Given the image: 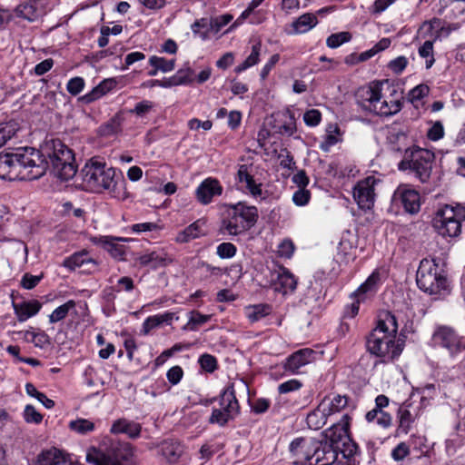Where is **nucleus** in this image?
<instances>
[{
    "instance_id": "1",
    "label": "nucleus",
    "mask_w": 465,
    "mask_h": 465,
    "mask_svg": "<svg viewBox=\"0 0 465 465\" xmlns=\"http://www.w3.org/2000/svg\"><path fill=\"white\" fill-rule=\"evenodd\" d=\"M82 184L91 193H102L106 191L111 197L120 201L129 198L127 183L120 170L107 166L99 157L89 159L81 170Z\"/></svg>"
},
{
    "instance_id": "2",
    "label": "nucleus",
    "mask_w": 465,
    "mask_h": 465,
    "mask_svg": "<svg viewBox=\"0 0 465 465\" xmlns=\"http://www.w3.org/2000/svg\"><path fill=\"white\" fill-rule=\"evenodd\" d=\"M47 170L40 152L33 147H20L14 153H0V178L36 180Z\"/></svg>"
},
{
    "instance_id": "3",
    "label": "nucleus",
    "mask_w": 465,
    "mask_h": 465,
    "mask_svg": "<svg viewBox=\"0 0 465 465\" xmlns=\"http://www.w3.org/2000/svg\"><path fill=\"white\" fill-rule=\"evenodd\" d=\"M398 323L395 315L383 312L379 315L376 327L367 338L368 351L384 363L393 361L403 350V341L397 339Z\"/></svg>"
},
{
    "instance_id": "4",
    "label": "nucleus",
    "mask_w": 465,
    "mask_h": 465,
    "mask_svg": "<svg viewBox=\"0 0 465 465\" xmlns=\"http://www.w3.org/2000/svg\"><path fill=\"white\" fill-rule=\"evenodd\" d=\"M381 87V83L372 82L368 86L359 88L355 94L358 106L365 112L380 116L396 114L402 107L401 99L384 97Z\"/></svg>"
},
{
    "instance_id": "5",
    "label": "nucleus",
    "mask_w": 465,
    "mask_h": 465,
    "mask_svg": "<svg viewBox=\"0 0 465 465\" xmlns=\"http://www.w3.org/2000/svg\"><path fill=\"white\" fill-rule=\"evenodd\" d=\"M38 151L42 155V159H44L47 164L48 162L46 158H48L55 175L61 180L67 181L75 175L77 167L74 154L73 151L59 139L45 140L41 150Z\"/></svg>"
},
{
    "instance_id": "6",
    "label": "nucleus",
    "mask_w": 465,
    "mask_h": 465,
    "mask_svg": "<svg viewBox=\"0 0 465 465\" xmlns=\"http://www.w3.org/2000/svg\"><path fill=\"white\" fill-rule=\"evenodd\" d=\"M258 209L243 202L226 205L220 225V232L230 236L240 235L255 225Z\"/></svg>"
},
{
    "instance_id": "7",
    "label": "nucleus",
    "mask_w": 465,
    "mask_h": 465,
    "mask_svg": "<svg viewBox=\"0 0 465 465\" xmlns=\"http://www.w3.org/2000/svg\"><path fill=\"white\" fill-rule=\"evenodd\" d=\"M434 158V153L430 150L420 147L408 148L405 150L398 168L400 171H409L424 183L430 177Z\"/></svg>"
},
{
    "instance_id": "8",
    "label": "nucleus",
    "mask_w": 465,
    "mask_h": 465,
    "mask_svg": "<svg viewBox=\"0 0 465 465\" xmlns=\"http://www.w3.org/2000/svg\"><path fill=\"white\" fill-rule=\"evenodd\" d=\"M464 221V206L446 204L436 212L432 219V226L443 237H457L461 232V224Z\"/></svg>"
},
{
    "instance_id": "9",
    "label": "nucleus",
    "mask_w": 465,
    "mask_h": 465,
    "mask_svg": "<svg viewBox=\"0 0 465 465\" xmlns=\"http://www.w3.org/2000/svg\"><path fill=\"white\" fill-rule=\"evenodd\" d=\"M418 287L429 294H438L448 288V281L435 260L423 259L416 274Z\"/></svg>"
},
{
    "instance_id": "10",
    "label": "nucleus",
    "mask_w": 465,
    "mask_h": 465,
    "mask_svg": "<svg viewBox=\"0 0 465 465\" xmlns=\"http://www.w3.org/2000/svg\"><path fill=\"white\" fill-rule=\"evenodd\" d=\"M239 403L232 385L226 387L220 395V408L213 410L209 419L210 423L224 426L239 412Z\"/></svg>"
},
{
    "instance_id": "11",
    "label": "nucleus",
    "mask_w": 465,
    "mask_h": 465,
    "mask_svg": "<svg viewBox=\"0 0 465 465\" xmlns=\"http://www.w3.org/2000/svg\"><path fill=\"white\" fill-rule=\"evenodd\" d=\"M132 455L129 443H118L107 452L90 448L86 453V461L93 465H123L120 460H127Z\"/></svg>"
},
{
    "instance_id": "12",
    "label": "nucleus",
    "mask_w": 465,
    "mask_h": 465,
    "mask_svg": "<svg viewBox=\"0 0 465 465\" xmlns=\"http://www.w3.org/2000/svg\"><path fill=\"white\" fill-rule=\"evenodd\" d=\"M432 341L436 346L445 349L450 357H456L465 350V337L449 326H439L432 334Z\"/></svg>"
},
{
    "instance_id": "13",
    "label": "nucleus",
    "mask_w": 465,
    "mask_h": 465,
    "mask_svg": "<svg viewBox=\"0 0 465 465\" xmlns=\"http://www.w3.org/2000/svg\"><path fill=\"white\" fill-rule=\"evenodd\" d=\"M380 179L374 176H368L359 181L353 188V199L360 209L370 210L375 203V190L380 183Z\"/></svg>"
},
{
    "instance_id": "14",
    "label": "nucleus",
    "mask_w": 465,
    "mask_h": 465,
    "mask_svg": "<svg viewBox=\"0 0 465 465\" xmlns=\"http://www.w3.org/2000/svg\"><path fill=\"white\" fill-rule=\"evenodd\" d=\"M380 282V273L372 272L368 279L354 292L356 302H353L344 311V317L353 318L359 312V303L368 297L373 295L377 290Z\"/></svg>"
},
{
    "instance_id": "15",
    "label": "nucleus",
    "mask_w": 465,
    "mask_h": 465,
    "mask_svg": "<svg viewBox=\"0 0 465 465\" xmlns=\"http://www.w3.org/2000/svg\"><path fill=\"white\" fill-rule=\"evenodd\" d=\"M313 444V438L300 437L294 439L289 446L292 463L293 465H312Z\"/></svg>"
},
{
    "instance_id": "16",
    "label": "nucleus",
    "mask_w": 465,
    "mask_h": 465,
    "mask_svg": "<svg viewBox=\"0 0 465 465\" xmlns=\"http://www.w3.org/2000/svg\"><path fill=\"white\" fill-rule=\"evenodd\" d=\"M313 449L312 452V465H331L338 459V449L336 445L324 440L313 439Z\"/></svg>"
},
{
    "instance_id": "17",
    "label": "nucleus",
    "mask_w": 465,
    "mask_h": 465,
    "mask_svg": "<svg viewBox=\"0 0 465 465\" xmlns=\"http://www.w3.org/2000/svg\"><path fill=\"white\" fill-rule=\"evenodd\" d=\"M393 201L400 203L405 212L410 214H416L420 209V193L411 188L399 187L393 194Z\"/></svg>"
},
{
    "instance_id": "18",
    "label": "nucleus",
    "mask_w": 465,
    "mask_h": 465,
    "mask_svg": "<svg viewBox=\"0 0 465 465\" xmlns=\"http://www.w3.org/2000/svg\"><path fill=\"white\" fill-rule=\"evenodd\" d=\"M350 420L351 417L346 413L342 415L341 419L333 423L329 429H327L323 434L324 438L332 445H336L341 448V443L348 440L350 436Z\"/></svg>"
},
{
    "instance_id": "19",
    "label": "nucleus",
    "mask_w": 465,
    "mask_h": 465,
    "mask_svg": "<svg viewBox=\"0 0 465 465\" xmlns=\"http://www.w3.org/2000/svg\"><path fill=\"white\" fill-rule=\"evenodd\" d=\"M271 282L276 292L286 294L296 289L297 281L294 275L286 268L279 267L271 273Z\"/></svg>"
},
{
    "instance_id": "20",
    "label": "nucleus",
    "mask_w": 465,
    "mask_h": 465,
    "mask_svg": "<svg viewBox=\"0 0 465 465\" xmlns=\"http://www.w3.org/2000/svg\"><path fill=\"white\" fill-rule=\"evenodd\" d=\"M223 187L220 182L214 178L203 180L196 189V197L203 204H208L212 202L213 196L221 195Z\"/></svg>"
},
{
    "instance_id": "21",
    "label": "nucleus",
    "mask_w": 465,
    "mask_h": 465,
    "mask_svg": "<svg viewBox=\"0 0 465 465\" xmlns=\"http://www.w3.org/2000/svg\"><path fill=\"white\" fill-rule=\"evenodd\" d=\"M315 352L312 349H302L290 355L284 362V369L292 373H297L299 369L314 360Z\"/></svg>"
},
{
    "instance_id": "22",
    "label": "nucleus",
    "mask_w": 465,
    "mask_h": 465,
    "mask_svg": "<svg viewBox=\"0 0 465 465\" xmlns=\"http://www.w3.org/2000/svg\"><path fill=\"white\" fill-rule=\"evenodd\" d=\"M236 180L239 183H244L245 189L253 197H261L262 194V183H256L253 176L249 172V167L246 164H241L237 171Z\"/></svg>"
},
{
    "instance_id": "23",
    "label": "nucleus",
    "mask_w": 465,
    "mask_h": 465,
    "mask_svg": "<svg viewBox=\"0 0 465 465\" xmlns=\"http://www.w3.org/2000/svg\"><path fill=\"white\" fill-rule=\"evenodd\" d=\"M13 308L17 320L24 322L40 312L42 303L37 300L24 301L18 303L13 302Z\"/></svg>"
},
{
    "instance_id": "24",
    "label": "nucleus",
    "mask_w": 465,
    "mask_h": 465,
    "mask_svg": "<svg viewBox=\"0 0 465 465\" xmlns=\"http://www.w3.org/2000/svg\"><path fill=\"white\" fill-rule=\"evenodd\" d=\"M91 241L93 243L102 246L110 254L117 259L124 260L125 254L124 245L116 242V239L112 236H95L92 237Z\"/></svg>"
},
{
    "instance_id": "25",
    "label": "nucleus",
    "mask_w": 465,
    "mask_h": 465,
    "mask_svg": "<svg viewBox=\"0 0 465 465\" xmlns=\"http://www.w3.org/2000/svg\"><path fill=\"white\" fill-rule=\"evenodd\" d=\"M173 262L171 256H169L163 250L153 251L148 253H144L138 258V262L142 266L150 265L152 268L156 269L158 267H163Z\"/></svg>"
},
{
    "instance_id": "26",
    "label": "nucleus",
    "mask_w": 465,
    "mask_h": 465,
    "mask_svg": "<svg viewBox=\"0 0 465 465\" xmlns=\"http://www.w3.org/2000/svg\"><path fill=\"white\" fill-rule=\"evenodd\" d=\"M141 430L142 426L140 423L126 419H119L114 421L110 429L113 434L124 433L131 439L138 438L141 434Z\"/></svg>"
},
{
    "instance_id": "27",
    "label": "nucleus",
    "mask_w": 465,
    "mask_h": 465,
    "mask_svg": "<svg viewBox=\"0 0 465 465\" xmlns=\"http://www.w3.org/2000/svg\"><path fill=\"white\" fill-rule=\"evenodd\" d=\"M205 224L206 222L203 219H199L195 221L176 235V242L180 243H184L193 239L205 235Z\"/></svg>"
},
{
    "instance_id": "28",
    "label": "nucleus",
    "mask_w": 465,
    "mask_h": 465,
    "mask_svg": "<svg viewBox=\"0 0 465 465\" xmlns=\"http://www.w3.org/2000/svg\"><path fill=\"white\" fill-rule=\"evenodd\" d=\"M159 453L169 463H176L183 453V447L178 441L164 440L159 448Z\"/></svg>"
},
{
    "instance_id": "29",
    "label": "nucleus",
    "mask_w": 465,
    "mask_h": 465,
    "mask_svg": "<svg viewBox=\"0 0 465 465\" xmlns=\"http://www.w3.org/2000/svg\"><path fill=\"white\" fill-rule=\"evenodd\" d=\"M116 85V81L113 78L104 79L93 90L81 97V100L90 104L110 92Z\"/></svg>"
},
{
    "instance_id": "30",
    "label": "nucleus",
    "mask_w": 465,
    "mask_h": 465,
    "mask_svg": "<svg viewBox=\"0 0 465 465\" xmlns=\"http://www.w3.org/2000/svg\"><path fill=\"white\" fill-rule=\"evenodd\" d=\"M326 410L325 405L320 402L317 408L307 415L306 422L310 429L319 430L326 424L327 418L330 416Z\"/></svg>"
},
{
    "instance_id": "31",
    "label": "nucleus",
    "mask_w": 465,
    "mask_h": 465,
    "mask_svg": "<svg viewBox=\"0 0 465 465\" xmlns=\"http://www.w3.org/2000/svg\"><path fill=\"white\" fill-rule=\"evenodd\" d=\"M327 412L331 415L340 412L350 405V398L346 395L336 394L332 398H324L322 401Z\"/></svg>"
},
{
    "instance_id": "32",
    "label": "nucleus",
    "mask_w": 465,
    "mask_h": 465,
    "mask_svg": "<svg viewBox=\"0 0 465 465\" xmlns=\"http://www.w3.org/2000/svg\"><path fill=\"white\" fill-rule=\"evenodd\" d=\"M64 462V453L56 448L44 450L38 456L39 465H61Z\"/></svg>"
},
{
    "instance_id": "33",
    "label": "nucleus",
    "mask_w": 465,
    "mask_h": 465,
    "mask_svg": "<svg viewBox=\"0 0 465 465\" xmlns=\"http://www.w3.org/2000/svg\"><path fill=\"white\" fill-rule=\"evenodd\" d=\"M318 24V19L314 14L306 13L299 16L293 23L294 33L304 34L312 29Z\"/></svg>"
},
{
    "instance_id": "34",
    "label": "nucleus",
    "mask_w": 465,
    "mask_h": 465,
    "mask_svg": "<svg viewBox=\"0 0 465 465\" xmlns=\"http://www.w3.org/2000/svg\"><path fill=\"white\" fill-rule=\"evenodd\" d=\"M16 13L19 16L31 22L36 20L42 15L41 10L37 7L35 0L19 5L16 7Z\"/></svg>"
},
{
    "instance_id": "35",
    "label": "nucleus",
    "mask_w": 465,
    "mask_h": 465,
    "mask_svg": "<svg viewBox=\"0 0 465 465\" xmlns=\"http://www.w3.org/2000/svg\"><path fill=\"white\" fill-rule=\"evenodd\" d=\"M397 414L399 419L398 431L407 434L415 420V415L411 413L408 406H401Z\"/></svg>"
},
{
    "instance_id": "36",
    "label": "nucleus",
    "mask_w": 465,
    "mask_h": 465,
    "mask_svg": "<svg viewBox=\"0 0 465 465\" xmlns=\"http://www.w3.org/2000/svg\"><path fill=\"white\" fill-rule=\"evenodd\" d=\"M271 312L272 307L270 305L260 303L246 308L245 314L251 322H256L269 315Z\"/></svg>"
},
{
    "instance_id": "37",
    "label": "nucleus",
    "mask_w": 465,
    "mask_h": 465,
    "mask_svg": "<svg viewBox=\"0 0 465 465\" xmlns=\"http://www.w3.org/2000/svg\"><path fill=\"white\" fill-rule=\"evenodd\" d=\"M365 418L368 422L376 420V423L383 429L390 428L392 424L391 415L384 411L371 410L366 413Z\"/></svg>"
},
{
    "instance_id": "38",
    "label": "nucleus",
    "mask_w": 465,
    "mask_h": 465,
    "mask_svg": "<svg viewBox=\"0 0 465 465\" xmlns=\"http://www.w3.org/2000/svg\"><path fill=\"white\" fill-rule=\"evenodd\" d=\"M68 428L75 433L85 435L94 430L95 424L90 420L78 418L68 423Z\"/></svg>"
},
{
    "instance_id": "39",
    "label": "nucleus",
    "mask_w": 465,
    "mask_h": 465,
    "mask_svg": "<svg viewBox=\"0 0 465 465\" xmlns=\"http://www.w3.org/2000/svg\"><path fill=\"white\" fill-rule=\"evenodd\" d=\"M92 260L88 258V255L84 252H75L71 256L65 258L62 265L67 268L69 271H74L76 268L83 266L84 263L90 262Z\"/></svg>"
},
{
    "instance_id": "40",
    "label": "nucleus",
    "mask_w": 465,
    "mask_h": 465,
    "mask_svg": "<svg viewBox=\"0 0 465 465\" xmlns=\"http://www.w3.org/2000/svg\"><path fill=\"white\" fill-rule=\"evenodd\" d=\"M262 49V44L260 42L256 43L252 47V53L250 55L238 66L235 67L236 73H242L246 69L257 64L259 63V56Z\"/></svg>"
},
{
    "instance_id": "41",
    "label": "nucleus",
    "mask_w": 465,
    "mask_h": 465,
    "mask_svg": "<svg viewBox=\"0 0 465 465\" xmlns=\"http://www.w3.org/2000/svg\"><path fill=\"white\" fill-rule=\"evenodd\" d=\"M76 303L74 300H69L65 303L58 306L56 309L53 311V312L48 316L49 322L51 323H55L65 319L69 313V312L74 309Z\"/></svg>"
},
{
    "instance_id": "42",
    "label": "nucleus",
    "mask_w": 465,
    "mask_h": 465,
    "mask_svg": "<svg viewBox=\"0 0 465 465\" xmlns=\"http://www.w3.org/2000/svg\"><path fill=\"white\" fill-rule=\"evenodd\" d=\"M210 315H204L198 311H191L189 312L188 322L183 327L184 331H197L200 326L210 320Z\"/></svg>"
},
{
    "instance_id": "43",
    "label": "nucleus",
    "mask_w": 465,
    "mask_h": 465,
    "mask_svg": "<svg viewBox=\"0 0 465 465\" xmlns=\"http://www.w3.org/2000/svg\"><path fill=\"white\" fill-rule=\"evenodd\" d=\"M18 129V124L15 121L0 123V148L16 134Z\"/></svg>"
},
{
    "instance_id": "44",
    "label": "nucleus",
    "mask_w": 465,
    "mask_h": 465,
    "mask_svg": "<svg viewBox=\"0 0 465 465\" xmlns=\"http://www.w3.org/2000/svg\"><path fill=\"white\" fill-rule=\"evenodd\" d=\"M433 43V39L427 40L419 47L418 50L419 55L425 59L426 69H430L435 63Z\"/></svg>"
},
{
    "instance_id": "45",
    "label": "nucleus",
    "mask_w": 465,
    "mask_h": 465,
    "mask_svg": "<svg viewBox=\"0 0 465 465\" xmlns=\"http://www.w3.org/2000/svg\"><path fill=\"white\" fill-rule=\"evenodd\" d=\"M124 117L120 114H116L105 124L101 126V134L105 136L118 134L121 131V126Z\"/></svg>"
},
{
    "instance_id": "46",
    "label": "nucleus",
    "mask_w": 465,
    "mask_h": 465,
    "mask_svg": "<svg viewBox=\"0 0 465 465\" xmlns=\"http://www.w3.org/2000/svg\"><path fill=\"white\" fill-rule=\"evenodd\" d=\"M194 80V71L188 66L184 65L183 68L177 71L175 75L172 78V84H186L193 82Z\"/></svg>"
},
{
    "instance_id": "47",
    "label": "nucleus",
    "mask_w": 465,
    "mask_h": 465,
    "mask_svg": "<svg viewBox=\"0 0 465 465\" xmlns=\"http://www.w3.org/2000/svg\"><path fill=\"white\" fill-rule=\"evenodd\" d=\"M25 391L29 396L37 399L45 408L51 409L54 406V401L47 398L45 393L38 391L34 384L26 383Z\"/></svg>"
},
{
    "instance_id": "48",
    "label": "nucleus",
    "mask_w": 465,
    "mask_h": 465,
    "mask_svg": "<svg viewBox=\"0 0 465 465\" xmlns=\"http://www.w3.org/2000/svg\"><path fill=\"white\" fill-rule=\"evenodd\" d=\"M351 40V34L350 32H340L331 34L326 40V45L330 48H337L341 45L348 43Z\"/></svg>"
},
{
    "instance_id": "49",
    "label": "nucleus",
    "mask_w": 465,
    "mask_h": 465,
    "mask_svg": "<svg viewBox=\"0 0 465 465\" xmlns=\"http://www.w3.org/2000/svg\"><path fill=\"white\" fill-rule=\"evenodd\" d=\"M149 64L163 73H168L174 69L175 61L173 59L167 60L163 57L153 55L149 59Z\"/></svg>"
},
{
    "instance_id": "50",
    "label": "nucleus",
    "mask_w": 465,
    "mask_h": 465,
    "mask_svg": "<svg viewBox=\"0 0 465 465\" xmlns=\"http://www.w3.org/2000/svg\"><path fill=\"white\" fill-rule=\"evenodd\" d=\"M358 450V445L350 437L348 440L341 443V448L338 449V454L341 453L342 458L350 460Z\"/></svg>"
},
{
    "instance_id": "51",
    "label": "nucleus",
    "mask_w": 465,
    "mask_h": 465,
    "mask_svg": "<svg viewBox=\"0 0 465 465\" xmlns=\"http://www.w3.org/2000/svg\"><path fill=\"white\" fill-rule=\"evenodd\" d=\"M154 107V104L148 100H143L135 104L133 109L128 112L135 114L137 117H144L147 115Z\"/></svg>"
},
{
    "instance_id": "52",
    "label": "nucleus",
    "mask_w": 465,
    "mask_h": 465,
    "mask_svg": "<svg viewBox=\"0 0 465 465\" xmlns=\"http://www.w3.org/2000/svg\"><path fill=\"white\" fill-rule=\"evenodd\" d=\"M447 8L451 12L449 18H456L463 15H465V0H449Z\"/></svg>"
},
{
    "instance_id": "53",
    "label": "nucleus",
    "mask_w": 465,
    "mask_h": 465,
    "mask_svg": "<svg viewBox=\"0 0 465 465\" xmlns=\"http://www.w3.org/2000/svg\"><path fill=\"white\" fill-rule=\"evenodd\" d=\"M236 247L231 242H223L216 248L217 255L222 259H230L236 254Z\"/></svg>"
},
{
    "instance_id": "54",
    "label": "nucleus",
    "mask_w": 465,
    "mask_h": 465,
    "mask_svg": "<svg viewBox=\"0 0 465 465\" xmlns=\"http://www.w3.org/2000/svg\"><path fill=\"white\" fill-rule=\"evenodd\" d=\"M311 193L305 188H299L292 194V202L297 206H305L309 203Z\"/></svg>"
},
{
    "instance_id": "55",
    "label": "nucleus",
    "mask_w": 465,
    "mask_h": 465,
    "mask_svg": "<svg viewBox=\"0 0 465 465\" xmlns=\"http://www.w3.org/2000/svg\"><path fill=\"white\" fill-rule=\"evenodd\" d=\"M84 87V80L82 77L76 76L71 78L66 85V90L72 95L79 94Z\"/></svg>"
},
{
    "instance_id": "56",
    "label": "nucleus",
    "mask_w": 465,
    "mask_h": 465,
    "mask_svg": "<svg viewBox=\"0 0 465 465\" xmlns=\"http://www.w3.org/2000/svg\"><path fill=\"white\" fill-rule=\"evenodd\" d=\"M303 121L308 126H317L322 121V114L317 109H311L304 113Z\"/></svg>"
},
{
    "instance_id": "57",
    "label": "nucleus",
    "mask_w": 465,
    "mask_h": 465,
    "mask_svg": "<svg viewBox=\"0 0 465 465\" xmlns=\"http://www.w3.org/2000/svg\"><path fill=\"white\" fill-rule=\"evenodd\" d=\"M24 418L29 423H40L43 416L32 405H26L24 411Z\"/></svg>"
},
{
    "instance_id": "58",
    "label": "nucleus",
    "mask_w": 465,
    "mask_h": 465,
    "mask_svg": "<svg viewBox=\"0 0 465 465\" xmlns=\"http://www.w3.org/2000/svg\"><path fill=\"white\" fill-rule=\"evenodd\" d=\"M43 277V273L40 275H32L30 273H25L22 277L21 286L26 290H32L40 282Z\"/></svg>"
},
{
    "instance_id": "59",
    "label": "nucleus",
    "mask_w": 465,
    "mask_h": 465,
    "mask_svg": "<svg viewBox=\"0 0 465 465\" xmlns=\"http://www.w3.org/2000/svg\"><path fill=\"white\" fill-rule=\"evenodd\" d=\"M199 363L201 367L208 372H213L217 368V361L215 357L210 354L202 355L199 359Z\"/></svg>"
},
{
    "instance_id": "60",
    "label": "nucleus",
    "mask_w": 465,
    "mask_h": 465,
    "mask_svg": "<svg viewBox=\"0 0 465 465\" xmlns=\"http://www.w3.org/2000/svg\"><path fill=\"white\" fill-rule=\"evenodd\" d=\"M430 88L427 84H419L412 88L409 93L410 100L413 103L420 100L429 94Z\"/></svg>"
},
{
    "instance_id": "61",
    "label": "nucleus",
    "mask_w": 465,
    "mask_h": 465,
    "mask_svg": "<svg viewBox=\"0 0 465 465\" xmlns=\"http://www.w3.org/2000/svg\"><path fill=\"white\" fill-rule=\"evenodd\" d=\"M302 386V383L299 380L292 379L281 383L278 386V391L282 394L289 393L291 391H298Z\"/></svg>"
},
{
    "instance_id": "62",
    "label": "nucleus",
    "mask_w": 465,
    "mask_h": 465,
    "mask_svg": "<svg viewBox=\"0 0 465 465\" xmlns=\"http://www.w3.org/2000/svg\"><path fill=\"white\" fill-rule=\"evenodd\" d=\"M162 321L159 316V314L149 316L145 319V321L143 323V330L142 331L143 334H148L153 329L157 328L161 326Z\"/></svg>"
},
{
    "instance_id": "63",
    "label": "nucleus",
    "mask_w": 465,
    "mask_h": 465,
    "mask_svg": "<svg viewBox=\"0 0 465 465\" xmlns=\"http://www.w3.org/2000/svg\"><path fill=\"white\" fill-rule=\"evenodd\" d=\"M408 64V59L405 56H398L389 63V68L395 74H400Z\"/></svg>"
},
{
    "instance_id": "64",
    "label": "nucleus",
    "mask_w": 465,
    "mask_h": 465,
    "mask_svg": "<svg viewBox=\"0 0 465 465\" xmlns=\"http://www.w3.org/2000/svg\"><path fill=\"white\" fill-rule=\"evenodd\" d=\"M183 376V371L178 365L173 366L171 369H169L166 373L168 381L173 385L178 384L181 381Z\"/></svg>"
}]
</instances>
